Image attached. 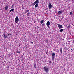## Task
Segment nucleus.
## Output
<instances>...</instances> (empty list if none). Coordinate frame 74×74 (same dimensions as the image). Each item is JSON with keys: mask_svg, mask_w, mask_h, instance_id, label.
Wrapping results in <instances>:
<instances>
[{"mask_svg": "<svg viewBox=\"0 0 74 74\" xmlns=\"http://www.w3.org/2000/svg\"><path fill=\"white\" fill-rule=\"evenodd\" d=\"M71 50H73V49H71Z\"/></svg>", "mask_w": 74, "mask_h": 74, "instance_id": "28", "label": "nucleus"}, {"mask_svg": "<svg viewBox=\"0 0 74 74\" xmlns=\"http://www.w3.org/2000/svg\"><path fill=\"white\" fill-rule=\"evenodd\" d=\"M43 22H44V20H42V21H40V23L41 24H42Z\"/></svg>", "mask_w": 74, "mask_h": 74, "instance_id": "13", "label": "nucleus"}, {"mask_svg": "<svg viewBox=\"0 0 74 74\" xmlns=\"http://www.w3.org/2000/svg\"><path fill=\"white\" fill-rule=\"evenodd\" d=\"M34 23H36V22H35V21H34Z\"/></svg>", "mask_w": 74, "mask_h": 74, "instance_id": "29", "label": "nucleus"}, {"mask_svg": "<svg viewBox=\"0 0 74 74\" xmlns=\"http://www.w3.org/2000/svg\"><path fill=\"white\" fill-rule=\"evenodd\" d=\"M44 70L45 72L48 73V71L49 70V68L45 67L44 68Z\"/></svg>", "mask_w": 74, "mask_h": 74, "instance_id": "1", "label": "nucleus"}, {"mask_svg": "<svg viewBox=\"0 0 74 74\" xmlns=\"http://www.w3.org/2000/svg\"><path fill=\"white\" fill-rule=\"evenodd\" d=\"M58 26L59 29H62L63 28V25L60 24H58Z\"/></svg>", "mask_w": 74, "mask_h": 74, "instance_id": "5", "label": "nucleus"}, {"mask_svg": "<svg viewBox=\"0 0 74 74\" xmlns=\"http://www.w3.org/2000/svg\"><path fill=\"white\" fill-rule=\"evenodd\" d=\"M33 42H32V44H33Z\"/></svg>", "mask_w": 74, "mask_h": 74, "instance_id": "31", "label": "nucleus"}, {"mask_svg": "<svg viewBox=\"0 0 74 74\" xmlns=\"http://www.w3.org/2000/svg\"><path fill=\"white\" fill-rule=\"evenodd\" d=\"M52 57H55V54L54 53H52L51 54Z\"/></svg>", "mask_w": 74, "mask_h": 74, "instance_id": "10", "label": "nucleus"}, {"mask_svg": "<svg viewBox=\"0 0 74 74\" xmlns=\"http://www.w3.org/2000/svg\"><path fill=\"white\" fill-rule=\"evenodd\" d=\"M12 7H13V5H12L11 8H12Z\"/></svg>", "mask_w": 74, "mask_h": 74, "instance_id": "24", "label": "nucleus"}, {"mask_svg": "<svg viewBox=\"0 0 74 74\" xmlns=\"http://www.w3.org/2000/svg\"><path fill=\"white\" fill-rule=\"evenodd\" d=\"M9 35L10 36L11 35V34H10Z\"/></svg>", "mask_w": 74, "mask_h": 74, "instance_id": "30", "label": "nucleus"}, {"mask_svg": "<svg viewBox=\"0 0 74 74\" xmlns=\"http://www.w3.org/2000/svg\"><path fill=\"white\" fill-rule=\"evenodd\" d=\"M48 53L47 52H46V54L47 55Z\"/></svg>", "mask_w": 74, "mask_h": 74, "instance_id": "26", "label": "nucleus"}, {"mask_svg": "<svg viewBox=\"0 0 74 74\" xmlns=\"http://www.w3.org/2000/svg\"><path fill=\"white\" fill-rule=\"evenodd\" d=\"M46 25L47 26L48 28H49L50 25V22H49V21L47 22L46 23Z\"/></svg>", "mask_w": 74, "mask_h": 74, "instance_id": "6", "label": "nucleus"}, {"mask_svg": "<svg viewBox=\"0 0 74 74\" xmlns=\"http://www.w3.org/2000/svg\"><path fill=\"white\" fill-rule=\"evenodd\" d=\"M14 9H12L9 11V13H10L11 11H14Z\"/></svg>", "mask_w": 74, "mask_h": 74, "instance_id": "12", "label": "nucleus"}, {"mask_svg": "<svg viewBox=\"0 0 74 74\" xmlns=\"http://www.w3.org/2000/svg\"><path fill=\"white\" fill-rule=\"evenodd\" d=\"M27 14H28V15H30V12L28 13Z\"/></svg>", "mask_w": 74, "mask_h": 74, "instance_id": "23", "label": "nucleus"}, {"mask_svg": "<svg viewBox=\"0 0 74 74\" xmlns=\"http://www.w3.org/2000/svg\"><path fill=\"white\" fill-rule=\"evenodd\" d=\"M38 4H36L35 6V8H37V7H38Z\"/></svg>", "mask_w": 74, "mask_h": 74, "instance_id": "14", "label": "nucleus"}, {"mask_svg": "<svg viewBox=\"0 0 74 74\" xmlns=\"http://www.w3.org/2000/svg\"><path fill=\"white\" fill-rule=\"evenodd\" d=\"M69 26L67 27L68 29H69L70 28V25H69Z\"/></svg>", "mask_w": 74, "mask_h": 74, "instance_id": "19", "label": "nucleus"}, {"mask_svg": "<svg viewBox=\"0 0 74 74\" xmlns=\"http://www.w3.org/2000/svg\"><path fill=\"white\" fill-rule=\"evenodd\" d=\"M48 7L49 9H51V8H52V5L50 3H49V4L48 5Z\"/></svg>", "mask_w": 74, "mask_h": 74, "instance_id": "4", "label": "nucleus"}, {"mask_svg": "<svg viewBox=\"0 0 74 74\" xmlns=\"http://www.w3.org/2000/svg\"><path fill=\"white\" fill-rule=\"evenodd\" d=\"M17 53H20V52H19V51H17Z\"/></svg>", "mask_w": 74, "mask_h": 74, "instance_id": "20", "label": "nucleus"}, {"mask_svg": "<svg viewBox=\"0 0 74 74\" xmlns=\"http://www.w3.org/2000/svg\"><path fill=\"white\" fill-rule=\"evenodd\" d=\"M34 68H36V64H34Z\"/></svg>", "mask_w": 74, "mask_h": 74, "instance_id": "21", "label": "nucleus"}, {"mask_svg": "<svg viewBox=\"0 0 74 74\" xmlns=\"http://www.w3.org/2000/svg\"><path fill=\"white\" fill-rule=\"evenodd\" d=\"M64 30V29H61L60 30V32H63V31Z\"/></svg>", "mask_w": 74, "mask_h": 74, "instance_id": "16", "label": "nucleus"}, {"mask_svg": "<svg viewBox=\"0 0 74 74\" xmlns=\"http://www.w3.org/2000/svg\"><path fill=\"white\" fill-rule=\"evenodd\" d=\"M62 13H63V12L61 11H58L57 12V14H59V15H60L61 14H62Z\"/></svg>", "mask_w": 74, "mask_h": 74, "instance_id": "7", "label": "nucleus"}, {"mask_svg": "<svg viewBox=\"0 0 74 74\" xmlns=\"http://www.w3.org/2000/svg\"><path fill=\"white\" fill-rule=\"evenodd\" d=\"M42 25L43 26H45V25L44 24V23H43L42 24Z\"/></svg>", "mask_w": 74, "mask_h": 74, "instance_id": "22", "label": "nucleus"}, {"mask_svg": "<svg viewBox=\"0 0 74 74\" xmlns=\"http://www.w3.org/2000/svg\"><path fill=\"white\" fill-rule=\"evenodd\" d=\"M15 21L16 23H18V22H19V18H18V17L17 16L15 18Z\"/></svg>", "mask_w": 74, "mask_h": 74, "instance_id": "3", "label": "nucleus"}, {"mask_svg": "<svg viewBox=\"0 0 74 74\" xmlns=\"http://www.w3.org/2000/svg\"><path fill=\"white\" fill-rule=\"evenodd\" d=\"M72 13H73V12H70V14L71 15H72Z\"/></svg>", "mask_w": 74, "mask_h": 74, "instance_id": "18", "label": "nucleus"}, {"mask_svg": "<svg viewBox=\"0 0 74 74\" xmlns=\"http://www.w3.org/2000/svg\"><path fill=\"white\" fill-rule=\"evenodd\" d=\"M49 63H51V61H50Z\"/></svg>", "mask_w": 74, "mask_h": 74, "instance_id": "27", "label": "nucleus"}, {"mask_svg": "<svg viewBox=\"0 0 74 74\" xmlns=\"http://www.w3.org/2000/svg\"><path fill=\"white\" fill-rule=\"evenodd\" d=\"M39 3V0H36L34 3L32 4V5H35V4H38Z\"/></svg>", "mask_w": 74, "mask_h": 74, "instance_id": "2", "label": "nucleus"}, {"mask_svg": "<svg viewBox=\"0 0 74 74\" xmlns=\"http://www.w3.org/2000/svg\"><path fill=\"white\" fill-rule=\"evenodd\" d=\"M4 38H5H5H6L7 37V36L6 35H5V33L4 34Z\"/></svg>", "mask_w": 74, "mask_h": 74, "instance_id": "9", "label": "nucleus"}, {"mask_svg": "<svg viewBox=\"0 0 74 74\" xmlns=\"http://www.w3.org/2000/svg\"><path fill=\"white\" fill-rule=\"evenodd\" d=\"M54 59H55V57H53L52 58V60L53 61V60H54Z\"/></svg>", "mask_w": 74, "mask_h": 74, "instance_id": "17", "label": "nucleus"}, {"mask_svg": "<svg viewBox=\"0 0 74 74\" xmlns=\"http://www.w3.org/2000/svg\"><path fill=\"white\" fill-rule=\"evenodd\" d=\"M27 12H29V10H27L25 11V14H26V13H27Z\"/></svg>", "mask_w": 74, "mask_h": 74, "instance_id": "15", "label": "nucleus"}, {"mask_svg": "<svg viewBox=\"0 0 74 74\" xmlns=\"http://www.w3.org/2000/svg\"><path fill=\"white\" fill-rule=\"evenodd\" d=\"M8 7V6L7 5H6V7H5V10H7V8Z\"/></svg>", "mask_w": 74, "mask_h": 74, "instance_id": "11", "label": "nucleus"}, {"mask_svg": "<svg viewBox=\"0 0 74 74\" xmlns=\"http://www.w3.org/2000/svg\"><path fill=\"white\" fill-rule=\"evenodd\" d=\"M47 42H48V41H47Z\"/></svg>", "mask_w": 74, "mask_h": 74, "instance_id": "32", "label": "nucleus"}, {"mask_svg": "<svg viewBox=\"0 0 74 74\" xmlns=\"http://www.w3.org/2000/svg\"><path fill=\"white\" fill-rule=\"evenodd\" d=\"M8 36H10V34H8Z\"/></svg>", "mask_w": 74, "mask_h": 74, "instance_id": "25", "label": "nucleus"}, {"mask_svg": "<svg viewBox=\"0 0 74 74\" xmlns=\"http://www.w3.org/2000/svg\"><path fill=\"white\" fill-rule=\"evenodd\" d=\"M60 51L61 53H62V51H63V50H62V48H60Z\"/></svg>", "mask_w": 74, "mask_h": 74, "instance_id": "8", "label": "nucleus"}]
</instances>
